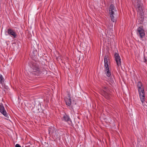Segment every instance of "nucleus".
Masks as SVG:
<instances>
[{
	"instance_id": "nucleus-1",
	"label": "nucleus",
	"mask_w": 147,
	"mask_h": 147,
	"mask_svg": "<svg viewBox=\"0 0 147 147\" xmlns=\"http://www.w3.org/2000/svg\"><path fill=\"white\" fill-rule=\"evenodd\" d=\"M31 69L32 74L38 75L41 73V67L38 63V62L34 61H32L29 64Z\"/></svg>"
},
{
	"instance_id": "nucleus-2",
	"label": "nucleus",
	"mask_w": 147,
	"mask_h": 147,
	"mask_svg": "<svg viewBox=\"0 0 147 147\" xmlns=\"http://www.w3.org/2000/svg\"><path fill=\"white\" fill-rule=\"evenodd\" d=\"M137 87L140 100L143 103L144 101V91L141 82H138Z\"/></svg>"
},
{
	"instance_id": "nucleus-3",
	"label": "nucleus",
	"mask_w": 147,
	"mask_h": 147,
	"mask_svg": "<svg viewBox=\"0 0 147 147\" xmlns=\"http://www.w3.org/2000/svg\"><path fill=\"white\" fill-rule=\"evenodd\" d=\"M110 60L108 56H106L104 58V67L106 75L108 77H110L111 73L109 70V67Z\"/></svg>"
},
{
	"instance_id": "nucleus-4",
	"label": "nucleus",
	"mask_w": 147,
	"mask_h": 147,
	"mask_svg": "<svg viewBox=\"0 0 147 147\" xmlns=\"http://www.w3.org/2000/svg\"><path fill=\"white\" fill-rule=\"evenodd\" d=\"M102 89L100 91L101 94L104 96L107 99H109L110 95L109 94V90L108 87L106 86H102Z\"/></svg>"
},
{
	"instance_id": "nucleus-5",
	"label": "nucleus",
	"mask_w": 147,
	"mask_h": 147,
	"mask_svg": "<svg viewBox=\"0 0 147 147\" xmlns=\"http://www.w3.org/2000/svg\"><path fill=\"white\" fill-rule=\"evenodd\" d=\"M109 11L111 20L112 21L114 22L115 20L114 15L115 14V12L116 11V10L115 7L113 5L111 4L110 5Z\"/></svg>"
},
{
	"instance_id": "nucleus-6",
	"label": "nucleus",
	"mask_w": 147,
	"mask_h": 147,
	"mask_svg": "<svg viewBox=\"0 0 147 147\" xmlns=\"http://www.w3.org/2000/svg\"><path fill=\"white\" fill-rule=\"evenodd\" d=\"M34 106L32 107V109H33L34 112L38 113L40 112L41 110L40 109L41 105L40 102H35L33 104Z\"/></svg>"
},
{
	"instance_id": "nucleus-7",
	"label": "nucleus",
	"mask_w": 147,
	"mask_h": 147,
	"mask_svg": "<svg viewBox=\"0 0 147 147\" xmlns=\"http://www.w3.org/2000/svg\"><path fill=\"white\" fill-rule=\"evenodd\" d=\"M136 33L137 35L141 38L145 37V31L144 30L142 26H140L137 28Z\"/></svg>"
},
{
	"instance_id": "nucleus-8",
	"label": "nucleus",
	"mask_w": 147,
	"mask_h": 147,
	"mask_svg": "<svg viewBox=\"0 0 147 147\" xmlns=\"http://www.w3.org/2000/svg\"><path fill=\"white\" fill-rule=\"evenodd\" d=\"M0 112L5 117L9 118V117L5 110L3 105L2 103H0Z\"/></svg>"
},
{
	"instance_id": "nucleus-9",
	"label": "nucleus",
	"mask_w": 147,
	"mask_h": 147,
	"mask_svg": "<svg viewBox=\"0 0 147 147\" xmlns=\"http://www.w3.org/2000/svg\"><path fill=\"white\" fill-rule=\"evenodd\" d=\"M115 60L116 61L117 65L119 66L121 65V61L120 57L119 54L117 53L114 54Z\"/></svg>"
},
{
	"instance_id": "nucleus-10",
	"label": "nucleus",
	"mask_w": 147,
	"mask_h": 147,
	"mask_svg": "<svg viewBox=\"0 0 147 147\" xmlns=\"http://www.w3.org/2000/svg\"><path fill=\"white\" fill-rule=\"evenodd\" d=\"M62 120L67 122L70 125L72 124V121L69 116L66 114L63 115Z\"/></svg>"
},
{
	"instance_id": "nucleus-11",
	"label": "nucleus",
	"mask_w": 147,
	"mask_h": 147,
	"mask_svg": "<svg viewBox=\"0 0 147 147\" xmlns=\"http://www.w3.org/2000/svg\"><path fill=\"white\" fill-rule=\"evenodd\" d=\"M138 1L135 3L134 5L137 7V11L138 12L141 13L142 11L141 5L140 4L141 0H137Z\"/></svg>"
},
{
	"instance_id": "nucleus-12",
	"label": "nucleus",
	"mask_w": 147,
	"mask_h": 147,
	"mask_svg": "<svg viewBox=\"0 0 147 147\" xmlns=\"http://www.w3.org/2000/svg\"><path fill=\"white\" fill-rule=\"evenodd\" d=\"M7 32L9 35L11 37L16 38L17 36V34L15 31L11 28H9L7 30Z\"/></svg>"
},
{
	"instance_id": "nucleus-13",
	"label": "nucleus",
	"mask_w": 147,
	"mask_h": 147,
	"mask_svg": "<svg viewBox=\"0 0 147 147\" xmlns=\"http://www.w3.org/2000/svg\"><path fill=\"white\" fill-rule=\"evenodd\" d=\"M65 100L66 105L70 107L71 105V102L69 94L68 95V97L65 98Z\"/></svg>"
},
{
	"instance_id": "nucleus-14",
	"label": "nucleus",
	"mask_w": 147,
	"mask_h": 147,
	"mask_svg": "<svg viewBox=\"0 0 147 147\" xmlns=\"http://www.w3.org/2000/svg\"><path fill=\"white\" fill-rule=\"evenodd\" d=\"M4 81V79L2 75L0 74V84H2Z\"/></svg>"
},
{
	"instance_id": "nucleus-15",
	"label": "nucleus",
	"mask_w": 147,
	"mask_h": 147,
	"mask_svg": "<svg viewBox=\"0 0 147 147\" xmlns=\"http://www.w3.org/2000/svg\"><path fill=\"white\" fill-rule=\"evenodd\" d=\"M109 81L111 82L112 83H114V80H113V78L112 77V78H110L109 79Z\"/></svg>"
},
{
	"instance_id": "nucleus-16",
	"label": "nucleus",
	"mask_w": 147,
	"mask_h": 147,
	"mask_svg": "<svg viewBox=\"0 0 147 147\" xmlns=\"http://www.w3.org/2000/svg\"><path fill=\"white\" fill-rule=\"evenodd\" d=\"M147 60V59L145 57V56L144 55V62L146 63V62Z\"/></svg>"
},
{
	"instance_id": "nucleus-17",
	"label": "nucleus",
	"mask_w": 147,
	"mask_h": 147,
	"mask_svg": "<svg viewBox=\"0 0 147 147\" xmlns=\"http://www.w3.org/2000/svg\"><path fill=\"white\" fill-rule=\"evenodd\" d=\"M16 147H21V146L18 144H17L15 146Z\"/></svg>"
},
{
	"instance_id": "nucleus-18",
	"label": "nucleus",
	"mask_w": 147,
	"mask_h": 147,
	"mask_svg": "<svg viewBox=\"0 0 147 147\" xmlns=\"http://www.w3.org/2000/svg\"><path fill=\"white\" fill-rule=\"evenodd\" d=\"M49 133L51 132V131H50L49 130Z\"/></svg>"
}]
</instances>
